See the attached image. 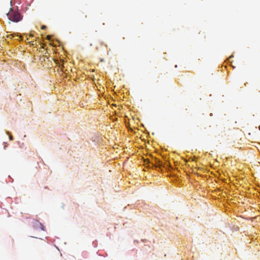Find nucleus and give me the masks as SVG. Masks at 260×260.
Instances as JSON below:
<instances>
[{"label": "nucleus", "mask_w": 260, "mask_h": 260, "mask_svg": "<svg viewBox=\"0 0 260 260\" xmlns=\"http://www.w3.org/2000/svg\"><path fill=\"white\" fill-rule=\"evenodd\" d=\"M13 35L12 34H10V35H8L6 37L7 38H13Z\"/></svg>", "instance_id": "3"}, {"label": "nucleus", "mask_w": 260, "mask_h": 260, "mask_svg": "<svg viewBox=\"0 0 260 260\" xmlns=\"http://www.w3.org/2000/svg\"><path fill=\"white\" fill-rule=\"evenodd\" d=\"M51 38V36H47V39L49 40Z\"/></svg>", "instance_id": "5"}, {"label": "nucleus", "mask_w": 260, "mask_h": 260, "mask_svg": "<svg viewBox=\"0 0 260 260\" xmlns=\"http://www.w3.org/2000/svg\"><path fill=\"white\" fill-rule=\"evenodd\" d=\"M46 28V26L45 25H43L41 27V29H45Z\"/></svg>", "instance_id": "4"}, {"label": "nucleus", "mask_w": 260, "mask_h": 260, "mask_svg": "<svg viewBox=\"0 0 260 260\" xmlns=\"http://www.w3.org/2000/svg\"><path fill=\"white\" fill-rule=\"evenodd\" d=\"M10 139H12V136L10 137Z\"/></svg>", "instance_id": "6"}, {"label": "nucleus", "mask_w": 260, "mask_h": 260, "mask_svg": "<svg viewBox=\"0 0 260 260\" xmlns=\"http://www.w3.org/2000/svg\"><path fill=\"white\" fill-rule=\"evenodd\" d=\"M259 129L260 130V126H259Z\"/></svg>", "instance_id": "7"}, {"label": "nucleus", "mask_w": 260, "mask_h": 260, "mask_svg": "<svg viewBox=\"0 0 260 260\" xmlns=\"http://www.w3.org/2000/svg\"><path fill=\"white\" fill-rule=\"evenodd\" d=\"M7 17L10 21L18 22L23 18V16L19 12L18 10L10 8L9 12L7 14Z\"/></svg>", "instance_id": "1"}, {"label": "nucleus", "mask_w": 260, "mask_h": 260, "mask_svg": "<svg viewBox=\"0 0 260 260\" xmlns=\"http://www.w3.org/2000/svg\"><path fill=\"white\" fill-rule=\"evenodd\" d=\"M37 223L40 226L42 230L44 231V226L42 223L39 222H37Z\"/></svg>", "instance_id": "2"}]
</instances>
